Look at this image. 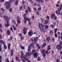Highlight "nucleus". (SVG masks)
Wrapping results in <instances>:
<instances>
[{
	"label": "nucleus",
	"mask_w": 62,
	"mask_h": 62,
	"mask_svg": "<svg viewBox=\"0 0 62 62\" xmlns=\"http://www.w3.org/2000/svg\"><path fill=\"white\" fill-rule=\"evenodd\" d=\"M60 45H56V48L58 51H60L62 49V46L61 45H62V41H61L60 42Z\"/></svg>",
	"instance_id": "1"
},
{
	"label": "nucleus",
	"mask_w": 62,
	"mask_h": 62,
	"mask_svg": "<svg viewBox=\"0 0 62 62\" xmlns=\"http://www.w3.org/2000/svg\"><path fill=\"white\" fill-rule=\"evenodd\" d=\"M12 0V2H13L15 0H10L6 2L5 3V6H10V4L11 3V1Z\"/></svg>",
	"instance_id": "2"
},
{
	"label": "nucleus",
	"mask_w": 62,
	"mask_h": 62,
	"mask_svg": "<svg viewBox=\"0 0 62 62\" xmlns=\"http://www.w3.org/2000/svg\"><path fill=\"white\" fill-rule=\"evenodd\" d=\"M4 19L7 22H8L9 20L10 19L9 17H8V16H4Z\"/></svg>",
	"instance_id": "3"
},
{
	"label": "nucleus",
	"mask_w": 62,
	"mask_h": 62,
	"mask_svg": "<svg viewBox=\"0 0 62 62\" xmlns=\"http://www.w3.org/2000/svg\"><path fill=\"white\" fill-rule=\"evenodd\" d=\"M28 35L30 37L32 36L33 35V32L31 30H31H30V31L28 32Z\"/></svg>",
	"instance_id": "4"
},
{
	"label": "nucleus",
	"mask_w": 62,
	"mask_h": 62,
	"mask_svg": "<svg viewBox=\"0 0 62 62\" xmlns=\"http://www.w3.org/2000/svg\"><path fill=\"white\" fill-rule=\"evenodd\" d=\"M26 29L25 28H24L23 29V33L24 34H26L27 32L26 31Z\"/></svg>",
	"instance_id": "5"
},
{
	"label": "nucleus",
	"mask_w": 62,
	"mask_h": 62,
	"mask_svg": "<svg viewBox=\"0 0 62 62\" xmlns=\"http://www.w3.org/2000/svg\"><path fill=\"white\" fill-rule=\"evenodd\" d=\"M62 5H61L59 8H58V12H61L60 11L61 10H62Z\"/></svg>",
	"instance_id": "6"
},
{
	"label": "nucleus",
	"mask_w": 62,
	"mask_h": 62,
	"mask_svg": "<svg viewBox=\"0 0 62 62\" xmlns=\"http://www.w3.org/2000/svg\"><path fill=\"white\" fill-rule=\"evenodd\" d=\"M16 19L17 20V22L18 23H21V20H20V17L17 16L16 17Z\"/></svg>",
	"instance_id": "7"
},
{
	"label": "nucleus",
	"mask_w": 62,
	"mask_h": 62,
	"mask_svg": "<svg viewBox=\"0 0 62 62\" xmlns=\"http://www.w3.org/2000/svg\"><path fill=\"white\" fill-rule=\"evenodd\" d=\"M26 13L24 14L22 16V17L23 18V20H25V18H26Z\"/></svg>",
	"instance_id": "8"
},
{
	"label": "nucleus",
	"mask_w": 62,
	"mask_h": 62,
	"mask_svg": "<svg viewBox=\"0 0 62 62\" xmlns=\"http://www.w3.org/2000/svg\"><path fill=\"white\" fill-rule=\"evenodd\" d=\"M55 14H52V15L51 16L50 18L51 19H53L54 18V17H55Z\"/></svg>",
	"instance_id": "9"
},
{
	"label": "nucleus",
	"mask_w": 62,
	"mask_h": 62,
	"mask_svg": "<svg viewBox=\"0 0 62 62\" xmlns=\"http://www.w3.org/2000/svg\"><path fill=\"white\" fill-rule=\"evenodd\" d=\"M11 33V32L9 31V30H8L7 31V34L8 35V36H9L10 34Z\"/></svg>",
	"instance_id": "10"
},
{
	"label": "nucleus",
	"mask_w": 62,
	"mask_h": 62,
	"mask_svg": "<svg viewBox=\"0 0 62 62\" xmlns=\"http://www.w3.org/2000/svg\"><path fill=\"white\" fill-rule=\"evenodd\" d=\"M51 39V37L50 36L46 38V40L47 41H48Z\"/></svg>",
	"instance_id": "11"
},
{
	"label": "nucleus",
	"mask_w": 62,
	"mask_h": 62,
	"mask_svg": "<svg viewBox=\"0 0 62 62\" xmlns=\"http://www.w3.org/2000/svg\"><path fill=\"white\" fill-rule=\"evenodd\" d=\"M15 59L16 61H18V62H20V59L17 56H16L15 57Z\"/></svg>",
	"instance_id": "12"
},
{
	"label": "nucleus",
	"mask_w": 62,
	"mask_h": 62,
	"mask_svg": "<svg viewBox=\"0 0 62 62\" xmlns=\"http://www.w3.org/2000/svg\"><path fill=\"white\" fill-rule=\"evenodd\" d=\"M55 13H56L57 15H61V12H59V13L57 11H56Z\"/></svg>",
	"instance_id": "13"
},
{
	"label": "nucleus",
	"mask_w": 62,
	"mask_h": 62,
	"mask_svg": "<svg viewBox=\"0 0 62 62\" xmlns=\"http://www.w3.org/2000/svg\"><path fill=\"white\" fill-rule=\"evenodd\" d=\"M12 26L14 30L15 31V30H17V28H16V27H15L14 25H12Z\"/></svg>",
	"instance_id": "14"
},
{
	"label": "nucleus",
	"mask_w": 62,
	"mask_h": 62,
	"mask_svg": "<svg viewBox=\"0 0 62 62\" xmlns=\"http://www.w3.org/2000/svg\"><path fill=\"white\" fill-rule=\"evenodd\" d=\"M29 11V12H31V9L30 7H27Z\"/></svg>",
	"instance_id": "15"
},
{
	"label": "nucleus",
	"mask_w": 62,
	"mask_h": 62,
	"mask_svg": "<svg viewBox=\"0 0 62 62\" xmlns=\"http://www.w3.org/2000/svg\"><path fill=\"white\" fill-rule=\"evenodd\" d=\"M11 45L10 43H8V49L9 50H10V46Z\"/></svg>",
	"instance_id": "16"
},
{
	"label": "nucleus",
	"mask_w": 62,
	"mask_h": 62,
	"mask_svg": "<svg viewBox=\"0 0 62 62\" xmlns=\"http://www.w3.org/2000/svg\"><path fill=\"white\" fill-rule=\"evenodd\" d=\"M23 56V58L25 60H26V59L27 58V56L26 55H25L24 56Z\"/></svg>",
	"instance_id": "17"
},
{
	"label": "nucleus",
	"mask_w": 62,
	"mask_h": 62,
	"mask_svg": "<svg viewBox=\"0 0 62 62\" xmlns=\"http://www.w3.org/2000/svg\"><path fill=\"white\" fill-rule=\"evenodd\" d=\"M33 55L34 57H37V56H38V54H37V53H34L33 54Z\"/></svg>",
	"instance_id": "18"
},
{
	"label": "nucleus",
	"mask_w": 62,
	"mask_h": 62,
	"mask_svg": "<svg viewBox=\"0 0 62 62\" xmlns=\"http://www.w3.org/2000/svg\"><path fill=\"white\" fill-rule=\"evenodd\" d=\"M20 46L22 49L23 50L24 49V46H22V45H20Z\"/></svg>",
	"instance_id": "19"
},
{
	"label": "nucleus",
	"mask_w": 62,
	"mask_h": 62,
	"mask_svg": "<svg viewBox=\"0 0 62 62\" xmlns=\"http://www.w3.org/2000/svg\"><path fill=\"white\" fill-rule=\"evenodd\" d=\"M40 30L41 31V32H44V31H45V30H44V29L43 28H41Z\"/></svg>",
	"instance_id": "20"
},
{
	"label": "nucleus",
	"mask_w": 62,
	"mask_h": 62,
	"mask_svg": "<svg viewBox=\"0 0 62 62\" xmlns=\"http://www.w3.org/2000/svg\"><path fill=\"white\" fill-rule=\"evenodd\" d=\"M41 51L42 54H44L45 53V49L43 50L41 49Z\"/></svg>",
	"instance_id": "21"
},
{
	"label": "nucleus",
	"mask_w": 62,
	"mask_h": 62,
	"mask_svg": "<svg viewBox=\"0 0 62 62\" xmlns=\"http://www.w3.org/2000/svg\"><path fill=\"white\" fill-rule=\"evenodd\" d=\"M7 24H5V26L6 27H8L9 26V23H8V22H7Z\"/></svg>",
	"instance_id": "22"
},
{
	"label": "nucleus",
	"mask_w": 62,
	"mask_h": 62,
	"mask_svg": "<svg viewBox=\"0 0 62 62\" xmlns=\"http://www.w3.org/2000/svg\"><path fill=\"white\" fill-rule=\"evenodd\" d=\"M54 27H55V26L53 24H51L50 27H51V28H54Z\"/></svg>",
	"instance_id": "23"
},
{
	"label": "nucleus",
	"mask_w": 62,
	"mask_h": 62,
	"mask_svg": "<svg viewBox=\"0 0 62 62\" xmlns=\"http://www.w3.org/2000/svg\"><path fill=\"white\" fill-rule=\"evenodd\" d=\"M49 50H51V46L50 45H48L47 49V51H49Z\"/></svg>",
	"instance_id": "24"
},
{
	"label": "nucleus",
	"mask_w": 62,
	"mask_h": 62,
	"mask_svg": "<svg viewBox=\"0 0 62 62\" xmlns=\"http://www.w3.org/2000/svg\"><path fill=\"white\" fill-rule=\"evenodd\" d=\"M18 3H19L18 0H16L15 3L16 5V6L18 5Z\"/></svg>",
	"instance_id": "25"
},
{
	"label": "nucleus",
	"mask_w": 62,
	"mask_h": 62,
	"mask_svg": "<svg viewBox=\"0 0 62 62\" xmlns=\"http://www.w3.org/2000/svg\"><path fill=\"white\" fill-rule=\"evenodd\" d=\"M36 0L37 2H42V3H43V2H44L43 0Z\"/></svg>",
	"instance_id": "26"
},
{
	"label": "nucleus",
	"mask_w": 62,
	"mask_h": 62,
	"mask_svg": "<svg viewBox=\"0 0 62 62\" xmlns=\"http://www.w3.org/2000/svg\"><path fill=\"white\" fill-rule=\"evenodd\" d=\"M46 45V44L45 43H44L42 45V46L43 47H44Z\"/></svg>",
	"instance_id": "27"
},
{
	"label": "nucleus",
	"mask_w": 62,
	"mask_h": 62,
	"mask_svg": "<svg viewBox=\"0 0 62 62\" xmlns=\"http://www.w3.org/2000/svg\"><path fill=\"white\" fill-rule=\"evenodd\" d=\"M40 60H41V58H40V57H39L37 58V61H40Z\"/></svg>",
	"instance_id": "28"
},
{
	"label": "nucleus",
	"mask_w": 62,
	"mask_h": 62,
	"mask_svg": "<svg viewBox=\"0 0 62 62\" xmlns=\"http://www.w3.org/2000/svg\"><path fill=\"white\" fill-rule=\"evenodd\" d=\"M23 6L21 5V6H20L19 9L20 10H22V9H23Z\"/></svg>",
	"instance_id": "29"
},
{
	"label": "nucleus",
	"mask_w": 62,
	"mask_h": 62,
	"mask_svg": "<svg viewBox=\"0 0 62 62\" xmlns=\"http://www.w3.org/2000/svg\"><path fill=\"white\" fill-rule=\"evenodd\" d=\"M36 50H32V51L31 52V53L32 54H34V53H35V52H36Z\"/></svg>",
	"instance_id": "30"
},
{
	"label": "nucleus",
	"mask_w": 62,
	"mask_h": 62,
	"mask_svg": "<svg viewBox=\"0 0 62 62\" xmlns=\"http://www.w3.org/2000/svg\"><path fill=\"white\" fill-rule=\"evenodd\" d=\"M57 28H55L54 30V33H56V32L57 31Z\"/></svg>",
	"instance_id": "31"
},
{
	"label": "nucleus",
	"mask_w": 62,
	"mask_h": 62,
	"mask_svg": "<svg viewBox=\"0 0 62 62\" xmlns=\"http://www.w3.org/2000/svg\"><path fill=\"white\" fill-rule=\"evenodd\" d=\"M25 20H26V21H30V19L28 17H26L25 18Z\"/></svg>",
	"instance_id": "32"
},
{
	"label": "nucleus",
	"mask_w": 62,
	"mask_h": 62,
	"mask_svg": "<svg viewBox=\"0 0 62 62\" xmlns=\"http://www.w3.org/2000/svg\"><path fill=\"white\" fill-rule=\"evenodd\" d=\"M0 52H2V46L0 44Z\"/></svg>",
	"instance_id": "33"
},
{
	"label": "nucleus",
	"mask_w": 62,
	"mask_h": 62,
	"mask_svg": "<svg viewBox=\"0 0 62 62\" xmlns=\"http://www.w3.org/2000/svg\"><path fill=\"white\" fill-rule=\"evenodd\" d=\"M26 55L27 56H30V55H29V53L28 52H26Z\"/></svg>",
	"instance_id": "34"
},
{
	"label": "nucleus",
	"mask_w": 62,
	"mask_h": 62,
	"mask_svg": "<svg viewBox=\"0 0 62 62\" xmlns=\"http://www.w3.org/2000/svg\"><path fill=\"white\" fill-rule=\"evenodd\" d=\"M21 54L22 56H23V55H24V54H23V52L22 51H21Z\"/></svg>",
	"instance_id": "35"
},
{
	"label": "nucleus",
	"mask_w": 62,
	"mask_h": 62,
	"mask_svg": "<svg viewBox=\"0 0 62 62\" xmlns=\"http://www.w3.org/2000/svg\"><path fill=\"white\" fill-rule=\"evenodd\" d=\"M48 22H49V21L47 20H46L45 21V23L46 24H47L48 23Z\"/></svg>",
	"instance_id": "36"
},
{
	"label": "nucleus",
	"mask_w": 62,
	"mask_h": 62,
	"mask_svg": "<svg viewBox=\"0 0 62 62\" xmlns=\"http://www.w3.org/2000/svg\"><path fill=\"white\" fill-rule=\"evenodd\" d=\"M32 45L30 44L28 48H30V49H31V47H32Z\"/></svg>",
	"instance_id": "37"
},
{
	"label": "nucleus",
	"mask_w": 62,
	"mask_h": 62,
	"mask_svg": "<svg viewBox=\"0 0 62 62\" xmlns=\"http://www.w3.org/2000/svg\"><path fill=\"white\" fill-rule=\"evenodd\" d=\"M48 28H49V27L48 25L46 26L45 27V29H48Z\"/></svg>",
	"instance_id": "38"
},
{
	"label": "nucleus",
	"mask_w": 62,
	"mask_h": 62,
	"mask_svg": "<svg viewBox=\"0 0 62 62\" xmlns=\"http://www.w3.org/2000/svg\"><path fill=\"white\" fill-rule=\"evenodd\" d=\"M4 48L5 49H7V46H6V44H4Z\"/></svg>",
	"instance_id": "39"
},
{
	"label": "nucleus",
	"mask_w": 62,
	"mask_h": 62,
	"mask_svg": "<svg viewBox=\"0 0 62 62\" xmlns=\"http://www.w3.org/2000/svg\"><path fill=\"white\" fill-rule=\"evenodd\" d=\"M33 40L34 42H37V40L36 38H34Z\"/></svg>",
	"instance_id": "40"
},
{
	"label": "nucleus",
	"mask_w": 62,
	"mask_h": 62,
	"mask_svg": "<svg viewBox=\"0 0 62 62\" xmlns=\"http://www.w3.org/2000/svg\"><path fill=\"white\" fill-rule=\"evenodd\" d=\"M42 54H43V57H46V54H45V53H43Z\"/></svg>",
	"instance_id": "41"
},
{
	"label": "nucleus",
	"mask_w": 62,
	"mask_h": 62,
	"mask_svg": "<svg viewBox=\"0 0 62 62\" xmlns=\"http://www.w3.org/2000/svg\"><path fill=\"white\" fill-rule=\"evenodd\" d=\"M9 11L11 13V12H12V9H9Z\"/></svg>",
	"instance_id": "42"
},
{
	"label": "nucleus",
	"mask_w": 62,
	"mask_h": 62,
	"mask_svg": "<svg viewBox=\"0 0 62 62\" xmlns=\"http://www.w3.org/2000/svg\"><path fill=\"white\" fill-rule=\"evenodd\" d=\"M13 39V37L12 36H11L9 39L10 40H12Z\"/></svg>",
	"instance_id": "43"
},
{
	"label": "nucleus",
	"mask_w": 62,
	"mask_h": 62,
	"mask_svg": "<svg viewBox=\"0 0 62 62\" xmlns=\"http://www.w3.org/2000/svg\"><path fill=\"white\" fill-rule=\"evenodd\" d=\"M10 6H6V8H10Z\"/></svg>",
	"instance_id": "44"
},
{
	"label": "nucleus",
	"mask_w": 62,
	"mask_h": 62,
	"mask_svg": "<svg viewBox=\"0 0 62 62\" xmlns=\"http://www.w3.org/2000/svg\"><path fill=\"white\" fill-rule=\"evenodd\" d=\"M41 7H40L38 9V11H39V10H41Z\"/></svg>",
	"instance_id": "45"
},
{
	"label": "nucleus",
	"mask_w": 62,
	"mask_h": 62,
	"mask_svg": "<svg viewBox=\"0 0 62 62\" xmlns=\"http://www.w3.org/2000/svg\"><path fill=\"white\" fill-rule=\"evenodd\" d=\"M23 39H24V38L23 37H22L20 39V41H22V40H23Z\"/></svg>",
	"instance_id": "46"
},
{
	"label": "nucleus",
	"mask_w": 62,
	"mask_h": 62,
	"mask_svg": "<svg viewBox=\"0 0 62 62\" xmlns=\"http://www.w3.org/2000/svg\"><path fill=\"white\" fill-rule=\"evenodd\" d=\"M1 9L2 11H3L4 12H5V10L3 8H1Z\"/></svg>",
	"instance_id": "47"
},
{
	"label": "nucleus",
	"mask_w": 62,
	"mask_h": 62,
	"mask_svg": "<svg viewBox=\"0 0 62 62\" xmlns=\"http://www.w3.org/2000/svg\"><path fill=\"white\" fill-rule=\"evenodd\" d=\"M10 30L12 32H13V28H10Z\"/></svg>",
	"instance_id": "48"
},
{
	"label": "nucleus",
	"mask_w": 62,
	"mask_h": 62,
	"mask_svg": "<svg viewBox=\"0 0 62 62\" xmlns=\"http://www.w3.org/2000/svg\"><path fill=\"white\" fill-rule=\"evenodd\" d=\"M28 23L30 25H31V22L30 21L28 22Z\"/></svg>",
	"instance_id": "49"
},
{
	"label": "nucleus",
	"mask_w": 62,
	"mask_h": 62,
	"mask_svg": "<svg viewBox=\"0 0 62 62\" xmlns=\"http://www.w3.org/2000/svg\"><path fill=\"white\" fill-rule=\"evenodd\" d=\"M25 2V1H24L23 0H22V3L23 4H24Z\"/></svg>",
	"instance_id": "50"
},
{
	"label": "nucleus",
	"mask_w": 62,
	"mask_h": 62,
	"mask_svg": "<svg viewBox=\"0 0 62 62\" xmlns=\"http://www.w3.org/2000/svg\"><path fill=\"white\" fill-rule=\"evenodd\" d=\"M37 5V3L35 2L33 5V6H36Z\"/></svg>",
	"instance_id": "51"
},
{
	"label": "nucleus",
	"mask_w": 62,
	"mask_h": 62,
	"mask_svg": "<svg viewBox=\"0 0 62 62\" xmlns=\"http://www.w3.org/2000/svg\"><path fill=\"white\" fill-rule=\"evenodd\" d=\"M28 52H30V48H28Z\"/></svg>",
	"instance_id": "52"
},
{
	"label": "nucleus",
	"mask_w": 62,
	"mask_h": 62,
	"mask_svg": "<svg viewBox=\"0 0 62 62\" xmlns=\"http://www.w3.org/2000/svg\"><path fill=\"white\" fill-rule=\"evenodd\" d=\"M3 40H1L0 41V44H1V43H2V42H3Z\"/></svg>",
	"instance_id": "53"
},
{
	"label": "nucleus",
	"mask_w": 62,
	"mask_h": 62,
	"mask_svg": "<svg viewBox=\"0 0 62 62\" xmlns=\"http://www.w3.org/2000/svg\"><path fill=\"white\" fill-rule=\"evenodd\" d=\"M30 2H31V3H33V1H32V0H29Z\"/></svg>",
	"instance_id": "54"
},
{
	"label": "nucleus",
	"mask_w": 62,
	"mask_h": 62,
	"mask_svg": "<svg viewBox=\"0 0 62 62\" xmlns=\"http://www.w3.org/2000/svg\"><path fill=\"white\" fill-rule=\"evenodd\" d=\"M54 36L55 37H57V34L55 33L54 34Z\"/></svg>",
	"instance_id": "55"
},
{
	"label": "nucleus",
	"mask_w": 62,
	"mask_h": 62,
	"mask_svg": "<svg viewBox=\"0 0 62 62\" xmlns=\"http://www.w3.org/2000/svg\"><path fill=\"white\" fill-rule=\"evenodd\" d=\"M41 19L42 22H44V19H43L41 18Z\"/></svg>",
	"instance_id": "56"
},
{
	"label": "nucleus",
	"mask_w": 62,
	"mask_h": 62,
	"mask_svg": "<svg viewBox=\"0 0 62 62\" xmlns=\"http://www.w3.org/2000/svg\"><path fill=\"white\" fill-rule=\"evenodd\" d=\"M54 20H56L57 19V17L55 16L54 17Z\"/></svg>",
	"instance_id": "57"
},
{
	"label": "nucleus",
	"mask_w": 62,
	"mask_h": 62,
	"mask_svg": "<svg viewBox=\"0 0 62 62\" xmlns=\"http://www.w3.org/2000/svg\"><path fill=\"white\" fill-rule=\"evenodd\" d=\"M56 62H59V59H57L56 61Z\"/></svg>",
	"instance_id": "58"
},
{
	"label": "nucleus",
	"mask_w": 62,
	"mask_h": 62,
	"mask_svg": "<svg viewBox=\"0 0 62 62\" xmlns=\"http://www.w3.org/2000/svg\"><path fill=\"white\" fill-rule=\"evenodd\" d=\"M46 18H47L48 20H49V17L48 16H47L46 17Z\"/></svg>",
	"instance_id": "59"
},
{
	"label": "nucleus",
	"mask_w": 62,
	"mask_h": 62,
	"mask_svg": "<svg viewBox=\"0 0 62 62\" xmlns=\"http://www.w3.org/2000/svg\"><path fill=\"white\" fill-rule=\"evenodd\" d=\"M11 53H14L13 50L12 49L11 51Z\"/></svg>",
	"instance_id": "60"
},
{
	"label": "nucleus",
	"mask_w": 62,
	"mask_h": 62,
	"mask_svg": "<svg viewBox=\"0 0 62 62\" xmlns=\"http://www.w3.org/2000/svg\"><path fill=\"white\" fill-rule=\"evenodd\" d=\"M4 0H0V2H4Z\"/></svg>",
	"instance_id": "61"
},
{
	"label": "nucleus",
	"mask_w": 62,
	"mask_h": 62,
	"mask_svg": "<svg viewBox=\"0 0 62 62\" xmlns=\"http://www.w3.org/2000/svg\"><path fill=\"white\" fill-rule=\"evenodd\" d=\"M50 33H53V32L52 30H51L50 31Z\"/></svg>",
	"instance_id": "62"
},
{
	"label": "nucleus",
	"mask_w": 62,
	"mask_h": 62,
	"mask_svg": "<svg viewBox=\"0 0 62 62\" xmlns=\"http://www.w3.org/2000/svg\"><path fill=\"white\" fill-rule=\"evenodd\" d=\"M36 13L37 15H39V13L38 12H36Z\"/></svg>",
	"instance_id": "63"
},
{
	"label": "nucleus",
	"mask_w": 62,
	"mask_h": 62,
	"mask_svg": "<svg viewBox=\"0 0 62 62\" xmlns=\"http://www.w3.org/2000/svg\"><path fill=\"white\" fill-rule=\"evenodd\" d=\"M24 23H27V21H26V20H25L24 21Z\"/></svg>",
	"instance_id": "64"
}]
</instances>
